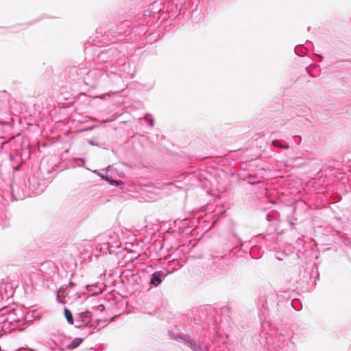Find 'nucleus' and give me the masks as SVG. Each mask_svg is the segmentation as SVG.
Masks as SVG:
<instances>
[{
  "label": "nucleus",
  "instance_id": "nucleus-3",
  "mask_svg": "<svg viewBox=\"0 0 351 351\" xmlns=\"http://www.w3.org/2000/svg\"><path fill=\"white\" fill-rule=\"evenodd\" d=\"M83 339H80V338H75L72 342L68 346V348H71V349H73V348H77V346H79L82 342Z\"/></svg>",
  "mask_w": 351,
  "mask_h": 351
},
{
  "label": "nucleus",
  "instance_id": "nucleus-1",
  "mask_svg": "<svg viewBox=\"0 0 351 351\" xmlns=\"http://www.w3.org/2000/svg\"><path fill=\"white\" fill-rule=\"evenodd\" d=\"M162 274L160 272H155L152 276L151 283L154 286H158L162 282Z\"/></svg>",
  "mask_w": 351,
  "mask_h": 351
},
{
  "label": "nucleus",
  "instance_id": "nucleus-5",
  "mask_svg": "<svg viewBox=\"0 0 351 351\" xmlns=\"http://www.w3.org/2000/svg\"><path fill=\"white\" fill-rule=\"evenodd\" d=\"M114 183L117 185H119V184H123V182L121 181H114Z\"/></svg>",
  "mask_w": 351,
  "mask_h": 351
},
{
  "label": "nucleus",
  "instance_id": "nucleus-6",
  "mask_svg": "<svg viewBox=\"0 0 351 351\" xmlns=\"http://www.w3.org/2000/svg\"><path fill=\"white\" fill-rule=\"evenodd\" d=\"M281 147H282L284 149H287V148H289V145H281Z\"/></svg>",
  "mask_w": 351,
  "mask_h": 351
},
{
  "label": "nucleus",
  "instance_id": "nucleus-2",
  "mask_svg": "<svg viewBox=\"0 0 351 351\" xmlns=\"http://www.w3.org/2000/svg\"><path fill=\"white\" fill-rule=\"evenodd\" d=\"M64 316H65L67 322L70 324H73V319L72 313L68 308H64Z\"/></svg>",
  "mask_w": 351,
  "mask_h": 351
},
{
  "label": "nucleus",
  "instance_id": "nucleus-4",
  "mask_svg": "<svg viewBox=\"0 0 351 351\" xmlns=\"http://www.w3.org/2000/svg\"><path fill=\"white\" fill-rule=\"evenodd\" d=\"M272 143L276 147H281V145L280 144V142L278 141H274Z\"/></svg>",
  "mask_w": 351,
  "mask_h": 351
}]
</instances>
